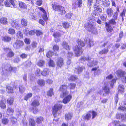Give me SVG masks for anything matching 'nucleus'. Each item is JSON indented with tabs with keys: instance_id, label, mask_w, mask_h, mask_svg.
<instances>
[{
	"instance_id": "obj_1",
	"label": "nucleus",
	"mask_w": 126,
	"mask_h": 126,
	"mask_svg": "<svg viewBox=\"0 0 126 126\" xmlns=\"http://www.w3.org/2000/svg\"><path fill=\"white\" fill-rule=\"evenodd\" d=\"M78 45L73 47V49L77 57L80 56L83 52V49L82 47L85 46V43L80 39H78L77 41Z\"/></svg>"
},
{
	"instance_id": "obj_2",
	"label": "nucleus",
	"mask_w": 126,
	"mask_h": 126,
	"mask_svg": "<svg viewBox=\"0 0 126 126\" xmlns=\"http://www.w3.org/2000/svg\"><path fill=\"white\" fill-rule=\"evenodd\" d=\"M116 16V15H113V18L110 19L108 22H105V29L107 32H111L114 31L113 28L114 27H112V26L115 25L116 23L115 20H117L118 17Z\"/></svg>"
},
{
	"instance_id": "obj_3",
	"label": "nucleus",
	"mask_w": 126,
	"mask_h": 126,
	"mask_svg": "<svg viewBox=\"0 0 126 126\" xmlns=\"http://www.w3.org/2000/svg\"><path fill=\"white\" fill-rule=\"evenodd\" d=\"M62 107V105L58 103L55 104L52 108V113L54 117H56L58 111Z\"/></svg>"
},
{
	"instance_id": "obj_4",
	"label": "nucleus",
	"mask_w": 126,
	"mask_h": 126,
	"mask_svg": "<svg viewBox=\"0 0 126 126\" xmlns=\"http://www.w3.org/2000/svg\"><path fill=\"white\" fill-rule=\"evenodd\" d=\"M24 44V43L23 41L18 40L14 43L13 47L16 49H19L23 46Z\"/></svg>"
},
{
	"instance_id": "obj_5",
	"label": "nucleus",
	"mask_w": 126,
	"mask_h": 126,
	"mask_svg": "<svg viewBox=\"0 0 126 126\" xmlns=\"http://www.w3.org/2000/svg\"><path fill=\"white\" fill-rule=\"evenodd\" d=\"M52 7L54 10L55 11L58 10L60 12L59 13L61 15H63V9L62 6L54 4L53 5Z\"/></svg>"
},
{
	"instance_id": "obj_6",
	"label": "nucleus",
	"mask_w": 126,
	"mask_h": 126,
	"mask_svg": "<svg viewBox=\"0 0 126 126\" xmlns=\"http://www.w3.org/2000/svg\"><path fill=\"white\" fill-rule=\"evenodd\" d=\"M11 3L13 6V7L15 8L17 6L15 4L14 0H9V1L6 0L4 3L5 5L7 7H10Z\"/></svg>"
},
{
	"instance_id": "obj_7",
	"label": "nucleus",
	"mask_w": 126,
	"mask_h": 126,
	"mask_svg": "<svg viewBox=\"0 0 126 126\" xmlns=\"http://www.w3.org/2000/svg\"><path fill=\"white\" fill-rule=\"evenodd\" d=\"M116 73L117 76L119 77H124L126 72L125 71L122 70V69H118L117 70Z\"/></svg>"
},
{
	"instance_id": "obj_8",
	"label": "nucleus",
	"mask_w": 126,
	"mask_h": 126,
	"mask_svg": "<svg viewBox=\"0 0 126 126\" xmlns=\"http://www.w3.org/2000/svg\"><path fill=\"white\" fill-rule=\"evenodd\" d=\"M72 98V96L69 94L65 96L63 98V102L64 104H66L69 102Z\"/></svg>"
},
{
	"instance_id": "obj_9",
	"label": "nucleus",
	"mask_w": 126,
	"mask_h": 126,
	"mask_svg": "<svg viewBox=\"0 0 126 126\" xmlns=\"http://www.w3.org/2000/svg\"><path fill=\"white\" fill-rule=\"evenodd\" d=\"M113 11L111 8H109L107 9L106 13L109 17H111L113 15Z\"/></svg>"
},
{
	"instance_id": "obj_10",
	"label": "nucleus",
	"mask_w": 126,
	"mask_h": 126,
	"mask_svg": "<svg viewBox=\"0 0 126 126\" xmlns=\"http://www.w3.org/2000/svg\"><path fill=\"white\" fill-rule=\"evenodd\" d=\"M91 110L89 111L88 113H87L85 116H83V119L84 120H86L88 121L90 120L91 117Z\"/></svg>"
},
{
	"instance_id": "obj_11",
	"label": "nucleus",
	"mask_w": 126,
	"mask_h": 126,
	"mask_svg": "<svg viewBox=\"0 0 126 126\" xmlns=\"http://www.w3.org/2000/svg\"><path fill=\"white\" fill-rule=\"evenodd\" d=\"M102 89L104 91L105 93L108 95L110 92V89L109 88L108 86V85H106L104 86L103 88Z\"/></svg>"
},
{
	"instance_id": "obj_12",
	"label": "nucleus",
	"mask_w": 126,
	"mask_h": 126,
	"mask_svg": "<svg viewBox=\"0 0 126 126\" xmlns=\"http://www.w3.org/2000/svg\"><path fill=\"white\" fill-rule=\"evenodd\" d=\"M93 27V25L89 23L86 24L84 25V28H85L88 31H90L91 30H92V28Z\"/></svg>"
},
{
	"instance_id": "obj_13",
	"label": "nucleus",
	"mask_w": 126,
	"mask_h": 126,
	"mask_svg": "<svg viewBox=\"0 0 126 126\" xmlns=\"http://www.w3.org/2000/svg\"><path fill=\"white\" fill-rule=\"evenodd\" d=\"M109 51V50L108 48H105L100 51L99 54L100 55L106 54L108 53Z\"/></svg>"
},
{
	"instance_id": "obj_14",
	"label": "nucleus",
	"mask_w": 126,
	"mask_h": 126,
	"mask_svg": "<svg viewBox=\"0 0 126 126\" xmlns=\"http://www.w3.org/2000/svg\"><path fill=\"white\" fill-rule=\"evenodd\" d=\"M72 114L70 113H68L65 114V118L66 120H69L71 119L72 117Z\"/></svg>"
},
{
	"instance_id": "obj_15",
	"label": "nucleus",
	"mask_w": 126,
	"mask_h": 126,
	"mask_svg": "<svg viewBox=\"0 0 126 126\" xmlns=\"http://www.w3.org/2000/svg\"><path fill=\"white\" fill-rule=\"evenodd\" d=\"M40 104L39 101L37 100H35L33 101L31 105L34 107H36L38 106Z\"/></svg>"
},
{
	"instance_id": "obj_16",
	"label": "nucleus",
	"mask_w": 126,
	"mask_h": 126,
	"mask_svg": "<svg viewBox=\"0 0 126 126\" xmlns=\"http://www.w3.org/2000/svg\"><path fill=\"white\" fill-rule=\"evenodd\" d=\"M78 78L77 76L75 75H71L68 79L70 81H73L76 80Z\"/></svg>"
},
{
	"instance_id": "obj_17",
	"label": "nucleus",
	"mask_w": 126,
	"mask_h": 126,
	"mask_svg": "<svg viewBox=\"0 0 126 126\" xmlns=\"http://www.w3.org/2000/svg\"><path fill=\"white\" fill-rule=\"evenodd\" d=\"M63 59L62 58H60L58 59L57 61V64L58 66L60 67L63 65Z\"/></svg>"
},
{
	"instance_id": "obj_18",
	"label": "nucleus",
	"mask_w": 126,
	"mask_h": 126,
	"mask_svg": "<svg viewBox=\"0 0 126 126\" xmlns=\"http://www.w3.org/2000/svg\"><path fill=\"white\" fill-rule=\"evenodd\" d=\"M0 22L1 24L4 25L7 24L8 23L7 18L4 17L1 18H0Z\"/></svg>"
},
{
	"instance_id": "obj_19",
	"label": "nucleus",
	"mask_w": 126,
	"mask_h": 126,
	"mask_svg": "<svg viewBox=\"0 0 126 126\" xmlns=\"http://www.w3.org/2000/svg\"><path fill=\"white\" fill-rule=\"evenodd\" d=\"M91 59L89 57H86L83 56L81 57L79 60V61L81 62H84L86 61H88L90 60Z\"/></svg>"
},
{
	"instance_id": "obj_20",
	"label": "nucleus",
	"mask_w": 126,
	"mask_h": 126,
	"mask_svg": "<svg viewBox=\"0 0 126 126\" xmlns=\"http://www.w3.org/2000/svg\"><path fill=\"white\" fill-rule=\"evenodd\" d=\"M2 40L5 42H9L11 40V38L8 36H5L2 39Z\"/></svg>"
},
{
	"instance_id": "obj_21",
	"label": "nucleus",
	"mask_w": 126,
	"mask_h": 126,
	"mask_svg": "<svg viewBox=\"0 0 126 126\" xmlns=\"http://www.w3.org/2000/svg\"><path fill=\"white\" fill-rule=\"evenodd\" d=\"M14 110L10 108H8L7 110V113L9 115H11L14 112Z\"/></svg>"
},
{
	"instance_id": "obj_22",
	"label": "nucleus",
	"mask_w": 126,
	"mask_h": 126,
	"mask_svg": "<svg viewBox=\"0 0 126 126\" xmlns=\"http://www.w3.org/2000/svg\"><path fill=\"white\" fill-rule=\"evenodd\" d=\"M124 89L125 88L123 86L121 85H119L118 90V92L121 93H124L125 92Z\"/></svg>"
},
{
	"instance_id": "obj_23",
	"label": "nucleus",
	"mask_w": 126,
	"mask_h": 126,
	"mask_svg": "<svg viewBox=\"0 0 126 126\" xmlns=\"http://www.w3.org/2000/svg\"><path fill=\"white\" fill-rule=\"evenodd\" d=\"M5 101L3 100L0 101V107L2 109H4L6 108V106L5 104Z\"/></svg>"
},
{
	"instance_id": "obj_24",
	"label": "nucleus",
	"mask_w": 126,
	"mask_h": 126,
	"mask_svg": "<svg viewBox=\"0 0 126 126\" xmlns=\"http://www.w3.org/2000/svg\"><path fill=\"white\" fill-rule=\"evenodd\" d=\"M19 7L20 8H27V6L26 4L22 2H19Z\"/></svg>"
},
{
	"instance_id": "obj_25",
	"label": "nucleus",
	"mask_w": 126,
	"mask_h": 126,
	"mask_svg": "<svg viewBox=\"0 0 126 126\" xmlns=\"http://www.w3.org/2000/svg\"><path fill=\"white\" fill-rule=\"evenodd\" d=\"M37 83L39 85L41 86H44L45 83V81L43 79H39L38 80Z\"/></svg>"
},
{
	"instance_id": "obj_26",
	"label": "nucleus",
	"mask_w": 126,
	"mask_h": 126,
	"mask_svg": "<svg viewBox=\"0 0 126 126\" xmlns=\"http://www.w3.org/2000/svg\"><path fill=\"white\" fill-rule=\"evenodd\" d=\"M30 110L34 114H36L38 111V109L36 107H34L32 108H31L30 109Z\"/></svg>"
},
{
	"instance_id": "obj_27",
	"label": "nucleus",
	"mask_w": 126,
	"mask_h": 126,
	"mask_svg": "<svg viewBox=\"0 0 126 126\" xmlns=\"http://www.w3.org/2000/svg\"><path fill=\"white\" fill-rule=\"evenodd\" d=\"M14 100V98L13 97H10L8 99L7 101V103L8 104L11 105L13 104Z\"/></svg>"
},
{
	"instance_id": "obj_28",
	"label": "nucleus",
	"mask_w": 126,
	"mask_h": 126,
	"mask_svg": "<svg viewBox=\"0 0 126 126\" xmlns=\"http://www.w3.org/2000/svg\"><path fill=\"white\" fill-rule=\"evenodd\" d=\"M19 91L21 93H23L25 90V88L22 85H20L19 87Z\"/></svg>"
},
{
	"instance_id": "obj_29",
	"label": "nucleus",
	"mask_w": 126,
	"mask_h": 126,
	"mask_svg": "<svg viewBox=\"0 0 126 126\" xmlns=\"http://www.w3.org/2000/svg\"><path fill=\"white\" fill-rule=\"evenodd\" d=\"M59 92L61 93V94L60 95V97H61L62 98L63 97V85H62L59 88Z\"/></svg>"
},
{
	"instance_id": "obj_30",
	"label": "nucleus",
	"mask_w": 126,
	"mask_h": 126,
	"mask_svg": "<svg viewBox=\"0 0 126 126\" xmlns=\"http://www.w3.org/2000/svg\"><path fill=\"white\" fill-rule=\"evenodd\" d=\"M11 25L13 27L16 28L17 26H19V25L17 23V22L16 21V20L13 21L11 23Z\"/></svg>"
},
{
	"instance_id": "obj_31",
	"label": "nucleus",
	"mask_w": 126,
	"mask_h": 126,
	"mask_svg": "<svg viewBox=\"0 0 126 126\" xmlns=\"http://www.w3.org/2000/svg\"><path fill=\"white\" fill-rule=\"evenodd\" d=\"M120 122L119 121L114 120L112 122V124L113 126H118L120 124Z\"/></svg>"
},
{
	"instance_id": "obj_32",
	"label": "nucleus",
	"mask_w": 126,
	"mask_h": 126,
	"mask_svg": "<svg viewBox=\"0 0 126 126\" xmlns=\"http://www.w3.org/2000/svg\"><path fill=\"white\" fill-rule=\"evenodd\" d=\"M14 53L12 50L10 51L7 55V57L11 58L14 56Z\"/></svg>"
},
{
	"instance_id": "obj_33",
	"label": "nucleus",
	"mask_w": 126,
	"mask_h": 126,
	"mask_svg": "<svg viewBox=\"0 0 126 126\" xmlns=\"http://www.w3.org/2000/svg\"><path fill=\"white\" fill-rule=\"evenodd\" d=\"M126 12V9H123L120 15V16L122 17V19H123V17L125 16Z\"/></svg>"
},
{
	"instance_id": "obj_34",
	"label": "nucleus",
	"mask_w": 126,
	"mask_h": 126,
	"mask_svg": "<svg viewBox=\"0 0 126 126\" xmlns=\"http://www.w3.org/2000/svg\"><path fill=\"white\" fill-rule=\"evenodd\" d=\"M6 89L8 93H13L14 92V91L13 88L11 87H7Z\"/></svg>"
},
{
	"instance_id": "obj_35",
	"label": "nucleus",
	"mask_w": 126,
	"mask_h": 126,
	"mask_svg": "<svg viewBox=\"0 0 126 126\" xmlns=\"http://www.w3.org/2000/svg\"><path fill=\"white\" fill-rule=\"evenodd\" d=\"M29 125L30 126H35V122L33 119H31L29 120Z\"/></svg>"
},
{
	"instance_id": "obj_36",
	"label": "nucleus",
	"mask_w": 126,
	"mask_h": 126,
	"mask_svg": "<svg viewBox=\"0 0 126 126\" xmlns=\"http://www.w3.org/2000/svg\"><path fill=\"white\" fill-rule=\"evenodd\" d=\"M45 64V62L44 61L42 60H40L37 63V65L40 67L44 66Z\"/></svg>"
},
{
	"instance_id": "obj_37",
	"label": "nucleus",
	"mask_w": 126,
	"mask_h": 126,
	"mask_svg": "<svg viewBox=\"0 0 126 126\" xmlns=\"http://www.w3.org/2000/svg\"><path fill=\"white\" fill-rule=\"evenodd\" d=\"M43 120V117H38L36 120V122L38 124H40L41 123Z\"/></svg>"
},
{
	"instance_id": "obj_38",
	"label": "nucleus",
	"mask_w": 126,
	"mask_h": 126,
	"mask_svg": "<svg viewBox=\"0 0 126 126\" xmlns=\"http://www.w3.org/2000/svg\"><path fill=\"white\" fill-rule=\"evenodd\" d=\"M107 18V16L104 14L101 15L100 16L101 19L103 21H105L106 20Z\"/></svg>"
},
{
	"instance_id": "obj_39",
	"label": "nucleus",
	"mask_w": 126,
	"mask_h": 126,
	"mask_svg": "<svg viewBox=\"0 0 126 126\" xmlns=\"http://www.w3.org/2000/svg\"><path fill=\"white\" fill-rule=\"evenodd\" d=\"M63 48L67 50H69L70 49V46L68 45V44L66 42L63 43Z\"/></svg>"
},
{
	"instance_id": "obj_40",
	"label": "nucleus",
	"mask_w": 126,
	"mask_h": 126,
	"mask_svg": "<svg viewBox=\"0 0 126 126\" xmlns=\"http://www.w3.org/2000/svg\"><path fill=\"white\" fill-rule=\"evenodd\" d=\"M27 20L25 19H23L21 20V23L24 26H26L27 25Z\"/></svg>"
},
{
	"instance_id": "obj_41",
	"label": "nucleus",
	"mask_w": 126,
	"mask_h": 126,
	"mask_svg": "<svg viewBox=\"0 0 126 126\" xmlns=\"http://www.w3.org/2000/svg\"><path fill=\"white\" fill-rule=\"evenodd\" d=\"M73 14L72 13L70 12L68 13L65 15V17L67 19H70L71 17Z\"/></svg>"
},
{
	"instance_id": "obj_42",
	"label": "nucleus",
	"mask_w": 126,
	"mask_h": 126,
	"mask_svg": "<svg viewBox=\"0 0 126 126\" xmlns=\"http://www.w3.org/2000/svg\"><path fill=\"white\" fill-rule=\"evenodd\" d=\"M70 26V24L67 22H65L63 23V27L65 29L69 28Z\"/></svg>"
},
{
	"instance_id": "obj_43",
	"label": "nucleus",
	"mask_w": 126,
	"mask_h": 126,
	"mask_svg": "<svg viewBox=\"0 0 126 126\" xmlns=\"http://www.w3.org/2000/svg\"><path fill=\"white\" fill-rule=\"evenodd\" d=\"M48 69L47 68L45 69L44 71L42 72L41 74L43 76H46L48 73Z\"/></svg>"
},
{
	"instance_id": "obj_44",
	"label": "nucleus",
	"mask_w": 126,
	"mask_h": 126,
	"mask_svg": "<svg viewBox=\"0 0 126 126\" xmlns=\"http://www.w3.org/2000/svg\"><path fill=\"white\" fill-rule=\"evenodd\" d=\"M37 43L35 41H33L32 43L31 46L33 48H34L37 47Z\"/></svg>"
},
{
	"instance_id": "obj_45",
	"label": "nucleus",
	"mask_w": 126,
	"mask_h": 126,
	"mask_svg": "<svg viewBox=\"0 0 126 126\" xmlns=\"http://www.w3.org/2000/svg\"><path fill=\"white\" fill-rule=\"evenodd\" d=\"M32 93H29L26 95L24 98V99L26 100L32 97Z\"/></svg>"
},
{
	"instance_id": "obj_46",
	"label": "nucleus",
	"mask_w": 126,
	"mask_h": 126,
	"mask_svg": "<svg viewBox=\"0 0 126 126\" xmlns=\"http://www.w3.org/2000/svg\"><path fill=\"white\" fill-rule=\"evenodd\" d=\"M48 63L49 66L54 67L55 65V64L53 61L51 60H50Z\"/></svg>"
},
{
	"instance_id": "obj_47",
	"label": "nucleus",
	"mask_w": 126,
	"mask_h": 126,
	"mask_svg": "<svg viewBox=\"0 0 126 126\" xmlns=\"http://www.w3.org/2000/svg\"><path fill=\"white\" fill-rule=\"evenodd\" d=\"M8 32L9 33L11 34H14L15 33V30L12 28H10L8 30Z\"/></svg>"
},
{
	"instance_id": "obj_48",
	"label": "nucleus",
	"mask_w": 126,
	"mask_h": 126,
	"mask_svg": "<svg viewBox=\"0 0 126 126\" xmlns=\"http://www.w3.org/2000/svg\"><path fill=\"white\" fill-rule=\"evenodd\" d=\"M47 95L49 96H51L53 94V89H50L47 92Z\"/></svg>"
},
{
	"instance_id": "obj_49",
	"label": "nucleus",
	"mask_w": 126,
	"mask_h": 126,
	"mask_svg": "<svg viewBox=\"0 0 126 126\" xmlns=\"http://www.w3.org/2000/svg\"><path fill=\"white\" fill-rule=\"evenodd\" d=\"M79 73L82 72L83 71V68L82 67L78 66L77 68H75Z\"/></svg>"
},
{
	"instance_id": "obj_50",
	"label": "nucleus",
	"mask_w": 126,
	"mask_h": 126,
	"mask_svg": "<svg viewBox=\"0 0 126 126\" xmlns=\"http://www.w3.org/2000/svg\"><path fill=\"white\" fill-rule=\"evenodd\" d=\"M120 46V43H116L114 46H113L112 48L114 50H115L119 48Z\"/></svg>"
},
{
	"instance_id": "obj_51",
	"label": "nucleus",
	"mask_w": 126,
	"mask_h": 126,
	"mask_svg": "<svg viewBox=\"0 0 126 126\" xmlns=\"http://www.w3.org/2000/svg\"><path fill=\"white\" fill-rule=\"evenodd\" d=\"M53 54V52L51 51H49L46 54V56L48 58H50Z\"/></svg>"
},
{
	"instance_id": "obj_52",
	"label": "nucleus",
	"mask_w": 126,
	"mask_h": 126,
	"mask_svg": "<svg viewBox=\"0 0 126 126\" xmlns=\"http://www.w3.org/2000/svg\"><path fill=\"white\" fill-rule=\"evenodd\" d=\"M53 36L56 38H58L60 36L61 34L59 33H54L53 35Z\"/></svg>"
},
{
	"instance_id": "obj_53",
	"label": "nucleus",
	"mask_w": 126,
	"mask_h": 126,
	"mask_svg": "<svg viewBox=\"0 0 126 126\" xmlns=\"http://www.w3.org/2000/svg\"><path fill=\"white\" fill-rule=\"evenodd\" d=\"M118 109L119 110H122L123 111H126V108L125 106H120L119 107Z\"/></svg>"
},
{
	"instance_id": "obj_54",
	"label": "nucleus",
	"mask_w": 126,
	"mask_h": 126,
	"mask_svg": "<svg viewBox=\"0 0 126 126\" xmlns=\"http://www.w3.org/2000/svg\"><path fill=\"white\" fill-rule=\"evenodd\" d=\"M76 84L74 83H71L70 84V89H73L75 88L76 86Z\"/></svg>"
},
{
	"instance_id": "obj_55",
	"label": "nucleus",
	"mask_w": 126,
	"mask_h": 126,
	"mask_svg": "<svg viewBox=\"0 0 126 126\" xmlns=\"http://www.w3.org/2000/svg\"><path fill=\"white\" fill-rule=\"evenodd\" d=\"M119 100L118 95V94H116L114 97V100L116 104H117Z\"/></svg>"
},
{
	"instance_id": "obj_56",
	"label": "nucleus",
	"mask_w": 126,
	"mask_h": 126,
	"mask_svg": "<svg viewBox=\"0 0 126 126\" xmlns=\"http://www.w3.org/2000/svg\"><path fill=\"white\" fill-rule=\"evenodd\" d=\"M117 79H112L111 81V82L110 84V86H111V88H112L113 84L114 83H115Z\"/></svg>"
},
{
	"instance_id": "obj_57",
	"label": "nucleus",
	"mask_w": 126,
	"mask_h": 126,
	"mask_svg": "<svg viewBox=\"0 0 126 126\" xmlns=\"http://www.w3.org/2000/svg\"><path fill=\"white\" fill-rule=\"evenodd\" d=\"M8 120L5 118H3L2 119V123L4 124H6L8 123Z\"/></svg>"
},
{
	"instance_id": "obj_58",
	"label": "nucleus",
	"mask_w": 126,
	"mask_h": 126,
	"mask_svg": "<svg viewBox=\"0 0 126 126\" xmlns=\"http://www.w3.org/2000/svg\"><path fill=\"white\" fill-rule=\"evenodd\" d=\"M17 36L18 37V38L20 37H23V34L20 31H18L16 34Z\"/></svg>"
},
{
	"instance_id": "obj_59",
	"label": "nucleus",
	"mask_w": 126,
	"mask_h": 126,
	"mask_svg": "<svg viewBox=\"0 0 126 126\" xmlns=\"http://www.w3.org/2000/svg\"><path fill=\"white\" fill-rule=\"evenodd\" d=\"M11 119L13 124L15 123L17 121V119L13 117H11Z\"/></svg>"
},
{
	"instance_id": "obj_60",
	"label": "nucleus",
	"mask_w": 126,
	"mask_h": 126,
	"mask_svg": "<svg viewBox=\"0 0 126 126\" xmlns=\"http://www.w3.org/2000/svg\"><path fill=\"white\" fill-rule=\"evenodd\" d=\"M36 35L38 36H40L42 34V32L41 31L37 30L35 32Z\"/></svg>"
},
{
	"instance_id": "obj_61",
	"label": "nucleus",
	"mask_w": 126,
	"mask_h": 126,
	"mask_svg": "<svg viewBox=\"0 0 126 126\" xmlns=\"http://www.w3.org/2000/svg\"><path fill=\"white\" fill-rule=\"evenodd\" d=\"M92 119H94L95 117L97 115V114L96 112L94 111H92Z\"/></svg>"
},
{
	"instance_id": "obj_62",
	"label": "nucleus",
	"mask_w": 126,
	"mask_h": 126,
	"mask_svg": "<svg viewBox=\"0 0 126 126\" xmlns=\"http://www.w3.org/2000/svg\"><path fill=\"white\" fill-rule=\"evenodd\" d=\"M82 0H79L78 2V5L79 7H81L82 6Z\"/></svg>"
},
{
	"instance_id": "obj_63",
	"label": "nucleus",
	"mask_w": 126,
	"mask_h": 126,
	"mask_svg": "<svg viewBox=\"0 0 126 126\" xmlns=\"http://www.w3.org/2000/svg\"><path fill=\"white\" fill-rule=\"evenodd\" d=\"M29 30L28 29H24L23 31V33L26 35H27L29 34Z\"/></svg>"
},
{
	"instance_id": "obj_64",
	"label": "nucleus",
	"mask_w": 126,
	"mask_h": 126,
	"mask_svg": "<svg viewBox=\"0 0 126 126\" xmlns=\"http://www.w3.org/2000/svg\"><path fill=\"white\" fill-rule=\"evenodd\" d=\"M41 73L40 70L39 69H38L37 70L35 74L37 76H39L41 74Z\"/></svg>"
}]
</instances>
